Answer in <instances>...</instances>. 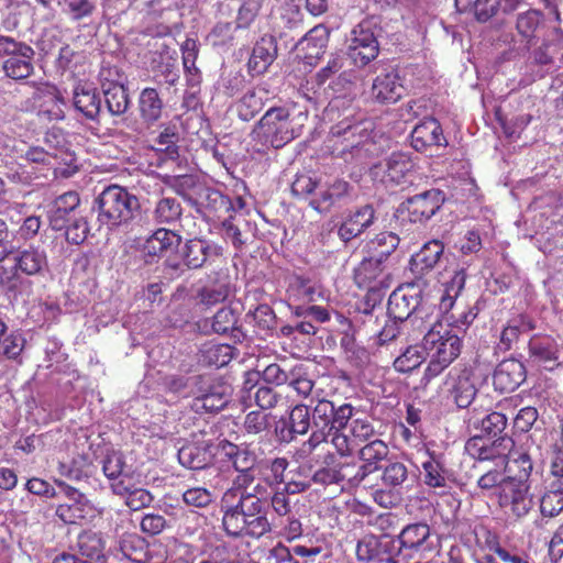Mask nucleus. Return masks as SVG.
Here are the masks:
<instances>
[{
  "label": "nucleus",
  "mask_w": 563,
  "mask_h": 563,
  "mask_svg": "<svg viewBox=\"0 0 563 563\" xmlns=\"http://www.w3.org/2000/svg\"><path fill=\"white\" fill-rule=\"evenodd\" d=\"M307 119V111L291 115L286 107H272L256 123L253 133L264 144L282 148L300 136Z\"/></svg>",
  "instance_id": "obj_1"
},
{
  "label": "nucleus",
  "mask_w": 563,
  "mask_h": 563,
  "mask_svg": "<svg viewBox=\"0 0 563 563\" xmlns=\"http://www.w3.org/2000/svg\"><path fill=\"white\" fill-rule=\"evenodd\" d=\"M140 208L136 196L119 185L106 187L95 199L93 209L97 211V221L100 225L114 230L126 224Z\"/></svg>",
  "instance_id": "obj_2"
},
{
  "label": "nucleus",
  "mask_w": 563,
  "mask_h": 563,
  "mask_svg": "<svg viewBox=\"0 0 563 563\" xmlns=\"http://www.w3.org/2000/svg\"><path fill=\"white\" fill-rule=\"evenodd\" d=\"M233 493L225 492L221 499L222 526L227 534L232 537H251L260 539L272 531L267 517L249 519L232 499Z\"/></svg>",
  "instance_id": "obj_3"
},
{
  "label": "nucleus",
  "mask_w": 563,
  "mask_h": 563,
  "mask_svg": "<svg viewBox=\"0 0 563 563\" xmlns=\"http://www.w3.org/2000/svg\"><path fill=\"white\" fill-rule=\"evenodd\" d=\"M497 500L503 512L515 520L526 518L536 506L530 484L516 477H507L501 490L497 492Z\"/></svg>",
  "instance_id": "obj_4"
},
{
  "label": "nucleus",
  "mask_w": 563,
  "mask_h": 563,
  "mask_svg": "<svg viewBox=\"0 0 563 563\" xmlns=\"http://www.w3.org/2000/svg\"><path fill=\"white\" fill-rule=\"evenodd\" d=\"M421 349L433 360L450 364L461 352V339L442 322H435L423 335Z\"/></svg>",
  "instance_id": "obj_5"
},
{
  "label": "nucleus",
  "mask_w": 563,
  "mask_h": 563,
  "mask_svg": "<svg viewBox=\"0 0 563 563\" xmlns=\"http://www.w3.org/2000/svg\"><path fill=\"white\" fill-rule=\"evenodd\" d=\"M514 446L515 442L508 435L499 437L493 441L483 435H474L466 441L464 449L473 460L493 462L497 467H506Z\"/></svg>",
  "instance_id": "obj_6"
},
{
  "label": "nucleus",
  "mask_w": 563,
  "mask_h": 563,
  "mask_svg": "<svg viewBox=\"0 0 563 563\" xmlns=\"http://www.w3.org/2000/svg\"><path fill=\"white\" fill-rule=\"evenodd\" d=\"M379 53V44L371 21H362L347 37V55L357 67H364Z\"/></svg>",
  "instance_id": "obj_7"
},
{
  "label": "nucleus",
  "mask_w": 563,
  "mask_h": 563,
  "mask_svg": "<svg viewBox=\"0 0 563 563\" xmlns=\"http://www.w3.org/2000/svg\"><path fill=\"white\" fill-rule=\"evenodd\" d=\"M420 303L419 292L413 287L397 288L389 296L387 312L389 318L405 325H415L418 320L422 324Z\"/></svg>",
  "instance_id": "obj_8"
},
{
  "label": "nucleus",
  "mask_w": 563,
  "mask_h": 563,
  "mask_svg": "<svg viewBox=\"0 0 563 563\" xmlns=\"http://www.w3.org/2000/svg\"><path fill=\"white\" fill-rule=\"evenodd\" d=\"M445 201V195L440 189H430L409 197L400 205V212H407L413 223H423L431 219Z\"/></svg>",
  "instance_id": "obj_9"
},
{
  "label": "nucleus",
  "mask_w": 563,
  "mask_h": 563,
  "mask_svg": "<svg viewBox=\"0 0 563 563\" xmlns=\"http://www.w3.org/2000/svg\"><path fill=\"white\" fill-rule=\"evenodd\" d=\"M413 168L415 163L408 154L395 152L384 162L375 164L371 168V175L385 185H399L408 178Z\"/></svg>",
  "instance_id": "obj_10"
},
{
  "label": "nucleus",
  "mask_w": 563,
  "mask_h": 563,
  "mask_svg": "<svg viewBox=\"0 0 563 563\" xmlns=\"http://www.w3.org/2000/svg\"><path fill=\"white\" fill-rule=\"evenodd\" d=\"M354 280L360 288L367 289L373 294L388 288L390 276L387 272L386 261L375 255L364 258L354 271Z\"/></svg>",
  "instance_id": "obj_11"
},
{
  "label": "nucleus",
  "mask_w": 563,
  "mask_h": 563,
  "mask_svg": "<svg viewBox=\"0 0 563 563\" xmlns=\"http://www.w3.org/2000/svg\"><path fill=\"white\" fill-rule=\"evenodd\" d=\"M331 135L334 137H343L346 144L342 148L341 155L344 156L349 152L352 157L362 158L364 152H368L373 145L368 141L366 129L362 128L360 123H353L349 117L338 122L331 128Z\"/></svg>",
  "instance_id": "obj_12"
},
{
  "label": "nucleus",
  "mask_w": 563,
  "mask_h": 563,
  "mask_svg": "<svg viewBox=\"0 0 563 563\" xmlns=\"http://www.w3.org/2000/svg\"><path fill=\"white\" fill-rule=\"evenodd\" d=\"M528 349L531 362L545 369H553L563 362V345L550 335H533Z\"/></svg>",
  "instance_id": "obj_13"
},
{
  "label": "nucleus",
  "mask_w": 563,
  "mask_h": 563,
  "mask_svg": "<svg viewBox=\"0 0 563 563\" xmlns=\"http://www.w3.org/2000/svg\"><path fill=\"white\" fill-rule=\"evenodd\" d=\"M446 144L442 128L433 118L423 120L411 132V145L417 152L432 155L433 152H437L440 147H445Z\"/></svg>",
  "instance_id": "obj_14"
},
{
  "label": "nucleus",
  "mask_w": 563,
  "mask_h": 563,
  "mask_svg": "<svg viewBox=\"0 0 563 563\" xmlns=\"http://www.w3.org/2000/svg\"><path fill=\"white\" fill-rule=\"evenodd\" d=\"M405 92L404 80L395 68L377 75L371 89L372 98L379 103L397 102Z\"/></svg>",
  "instance_id": "obj_15"
},
{
  "label": "nucleus",
  "mask_w": 563,
  "mask_h": 563,
  "mask_svg": "<svg viewBox=\"0 0 563 563\" xmlns=\"http://www.w3.org/2000/svg\"><path fill=\"white\" fill-rule=\"evenodd\" d=\"M181 236L165 228L157 229L142 245L141 254L146 264L156 263L165 253L177 249Z\"/></svg>",
  "instance_id": "obj_16"
},
{
  "label": "nucleus",
  "mask_w": 563,
  "mask_h": 563,
  "mask_svg": "<svg viewBox=\"0 0 563 563\" xmlns=\"http://www.w3.org/2000/svg\"><path fill=\"white\" fill-rule=\"evenodd\" d=\"M351 415L352 407L350 405L341 406V411L334 424H331L329 429H327L328 442L333 445L338 454L342 457L351 455L356 449L355 443L346 430L347 420L351 419Z\"/></svg>",
  "instance_id": "obj_17"
},
{
  "label": "nucleus",
  "mask_w": 563,
  "mask_h": 563,
  "mask_svg": "<svg viewBox=\"0 0 563 563\" xmlns=\"http://www.w3.org/2000/svg\"><path fill=\"white\" fill-rule=\"evenodd\" d=\"M213 445L207 440H198L183 445L178 450L179 463L190 470H202L212 463Z\"/></svg>",
  "instance_id": "obj_18"
},
{
  "label": "nucleus",
  "mask_w": 563,
  "mask_h": 563,
  "mask_svg": "<svg viewBox=\"0 0 563 563\" xmlns=\"http://www.w3.org/2000/svg\"><path fill=\"white\" fill-rule=\"evenodd\" d=\"M375 219L373 206H362L345 218L338 230V234L342 241L349 242L368 229L374 223Z\"/></svg>",
  "instance_id": "obj_19"
},
{
  "label": "nucleus",
  "mask_w": 563,
  "mask_h": 563,
  "mask_svg": "<svg viewBox=\"0 0 563 563\" xmlns=\"http://www.w3.org/2000/svg\"><path fill=\"white\" fill-rule=\"evenodd\" d=\"M277 42L273 35L262 36L253 47L249 59V71L252 75H262L277 57Z\"/></svg>",
  "instance_id": "obj_20"
},
{
  "label": "nucleus",
  "mask_w": 563,
  "mask_h": 563,
  "mask_svg": "<svg viewBox=\"0 0 563 563\" xmlns=\"http://www.w3.org/2000/svg\"><path fill=\"white\" fill-rule=\"evenodd\" d=\"M137 109L142 119L141 124L133 128L136 132H142L143 128H150L156 123L163 113V100L154 88H145L139 96Z\"/></svg>",
  "instance_id": "obj_21"
},
{
  "label": "nucleus",
  "mask_w": 563,
  "mask_h": 563,
  "mask_svg": "<svg viewBox=\"0 0 563 563\" xmlns=\"http://www.w3.org/2000/svg\"><path fill=\"white\" fill-rule=\"evenodd\" d=\"M287 296L291 302L310 303L322 297V289L316 280L309 277L291 275L288 278Z\"/></svg>",
  "instance_id": "obj_22"
},
{
  "label": "nucleus",
  "mask_w": 563,
  "mask_h": 563,
  "mask_svg": "<svg viewBox=\"0 0 563 563\" xmlns=\"http://www.w3.org/2000/svg\"><path fill=\"white\" fill-rule=\"evenodd\" d=\"M80 205V197L76 191H67L54 201L49 213V224L53 230L60 231L66 228L71 218L76 217V209Z\"/></svg>",
  "instance_id": "obj_23"
},
{
  "label": "nucleus",
  "mask_w": 563,
  "mask_h": 563,
  "mask_svg": "<svg viewBox=\"0 0 563 563\" xmlns=\"http://www.w3.org/2000/svg\"><path fill=\"white\" fill-rule=\"evenodd\" d=\"M427 460L422 462L423 483L433 489L445 492L449 486V470L445 467L442 454L427 450Z\"/></svg>",
  "instance_id": "obj_24"
},
{
  "label": "nucleus",
  "mask_w": 563,
  "mask_h": 563,
  "mask_svg": "<svg viewBox=\"0 0 563 563\" xmlns=\"http://www.w3.org/2000/svg\"><path fill=\"white\" fill-rule=\"evenodd\" d=\"M325 463L328 465L333 463L339 483H345L350 487L358 486L369 474L376 471V467L358 464L355 461L334 463V456L330 453L325 456Z\"/></svg>",
  "instance_id": "obj_25"
},
{
  "label": "nucleus",
  "mask_w": 563,
  "mask_h": 563,
  "mask_svg": "<svg viewBox=\"0 0 563 563\" xmlns=\"http://www.w3.org/2000/svg\"><path fill=\"white\" fill-rule=\"evenodd\" d=\"M213 254H217V249L202 239L188 240L180 251V257L188 269L201 268Z\"/></svg>",
  "instance_id": "obj_26"
},
{
  "label": "nucleus",
  "mask_w": 563,
  "mask_h": 563,
  "mask_svg": "<svg viewBox=\"0 0 563 563\" xmlns=\"http://www.w3.org/2000/svg\"><path fill=\"white\" fill-rule=\"evenodd\" d=\"M525 380L526 368L517 360L503 361L493 375L494 387H520Z\"/></svg>",
  "instance_id": "obj_27"
},
{
  "label": "nucleus",
  "mask_w": 563,
  "mask_h": 563,
  "mask_svg": "<svg viewBox=\"0 0 563 563\" xmlns=\"http://www.w3.org/2000/svg\"><path fill=\"white\" fill-rule=\"evenodd\" d=\"M74 106L87 119L95 120L100 113L101 99L96 89L78 85L74 90Z\"/></svg>",
  "instance_id": "obj_28"
},
{
  "label": "nucleus",
  "mask_w": 563,
  "mask_h": 563,
  "mask_svg": "<svg viewBox=\"0 0 563 563\" xmlns=\"http://www.w3.org/2000/svg\"><path fill=\"white\" fill-rule=\"evenodd\" d=\"M104 101L108 111L112 115L125 113L130 106V99L125 87L122 84L107 81L102 84Z\"/></svg>",
  "instance_id": "obj_29"
},
{
  "label": "nucleus",
  "mask_w": 563,
  "mask_h": 563,
  "mask_svg": "<svg viewBox=\"0 0 563 563\" xmlns=\"http://www.w3.org/2000/svg\"><path fill=\"white\" fill-rule=\"evenodd\" d=\"M466 278L465 267H456L452 272L450 279L443 283L444 290L440 301L441 311H448L453 308L455 300L464 289Z\"/></svg>",
  "instance_id": "obj_30"
},
{
  "label": "nucleus",
  "mask_w": 563,
  "mask_h": 563,
  "mask_svg": "<svg viewBox=\"0 0 563 563\" xmlns=\"http://www.w3.org/2000/svg\"><path fill=\"white\" fill-rule=\"evenodd\" d=\"M329 41V30L324 25L311 29L299 42L307 58H319L325 51Z\"/></svg>",
  "instance_id": "obj_31"
},
{
  "label": "nucleus",
  "mask_w": 563,
  "mask_h": 563,
  "mask_svg": "<svg viewBox=\"0 0 563 563\" xmlns=\"http://www.w3.org/2000/svg\"><path fill=\"white\" fill-rule=\"evenodd\" d=\"M16 267L26 275L42 273L47 267L45 251L38 247H29L20 252L15 257Z\"/></svg>",
  "instance_id": "obj_32"
},
{
  "label": "nucleus",
  "mask_w": 563,
  "mask_h": 563,
  "mask_svg": "<svg viewBox=\"0 0 563 563\" xmlns=\"http://www.w3.org/2000/svg\"><path fill=\"white\" fill-rule=\"evenodd\" d=\"M389 541H383L374 534H366L356 544V556L358 561L372 562L387 554Z\"/></svg>",
  "instance_id": "obj_33"
},
{
  "label": "nucleus",
  "mask_w": 563,
  "mask_h": 563,
  "mask_svg": "<svg viewBox=\"0 0 563 563\" xmlns=\"http://www.w3.org/2000/svg\"><path fill=\"white\" fill-rule=\"evenodd\" d=\"M429 537L430 527L427 523H410L400 531L399 542L406 549L426 550Z\"/></svg>",
  "instance_id": "obj_34"
},
{
  "label": "nucleus",
  "mask_w": 563,
  "mask_h": 563,
  "mask_svg": "<svg viewBox=\"0 0 563 563\" xmlns=\"http://www.w3.org/2000/svg\"><path fill=\"white\" fill-rule=\"evenodd\" d=\"M203 390L205 393L195 396L191 404V408L197 413L218 412L230 401V395L225 391H214V389Z\"/></svg>",
  "instance_id": "obj_35"
},
{
  "label": "nucleus",
  "mask_w": 563,
  "mask_h": 563,
  "mask_svg": "<svg viewBox=\"0 0 563 563\" xmlns=\"http://www.w3.org/2000/svg\"><path fill=\"white\" fill-rule=\"evenodd\" d=\"M534 327L530 320L526 317L520 316L518 318L511 319L506 327H504L499 342L497 344V350L501 352H507L511 350L512 345L518 341L520 334L522 332H527L532 330Z\"/></svg>",
  "instance_id": "obj_36"
},
{
  "label": "nucleus",
  "mask_w": 563,
  "mask_h": 563,
  "mask_svg": "<svg viewBox=\"0 0 563 563\" xmlns=\"http://www.w3.org/2000/svg\"><path fill=\"white\" fill-rule=\"evenodd\" d=\"M35 51L32 49L27 54L12 58L11 60L2 62V70L4 75L14 80H22L29 78L34 71L33 60Z\"/></svg>",
  "instance_id": "obj_37"
},
{
  "label": "nucleus",
  "mask_w": 563,
  "mask_h": 563,
  "mask_svg": "<svg viewBox=\"0 0 563 563\" xmlns=\"http://www.w3.org/2000/svg\"><path fill=\"white\" fill-rule=\"evenodd\" d=\"M181 203L175 197H162L155 203L153 219L159 224H172L181 217Z\"/></svg>",
  "instance_id": "obj_38"
},
{
  "label": "nucleus",
  "mask_w": 563,
  "mask_h": 563,
  "mask_svg": "<svg viewBox=\"0 0 563 563\" xmlns=\"http://www.w3.org/2000/svg\"><path fill=\"white\" fill-rule=\"evenodd\" d=\"M195 203L201 208L208 209L210 212L228 211L231 208L229 198L222 195L218 189L202 186L197 190Z\"/></svg>",
  "instance_id": "obj_39"
},
{
  "label": "nucleus",
  "mask_w": 563,
  "mask_h": 563,
  "mask_svg": "<svg viewBox=\"0 0 563 563\" xmlns=\"http://www.w3.org/2000/svg\"><path fill=\"white\" fill-rule=\"evenodd\" d=\"M295 555L306 559V562H314L317 559L327 560L331 556V547L325 538L308 540L305 544L292 547Z\"/></svg>",
  "instance_id": "obj_40"
},
{
  "label": "nucleus",
  "mask_w": 563,
  "mask_h": 563,
  "mask_svg": "<svg viewBox=\"0 0 563 563\" xmlns=\"http://www.w3.org/2000/svg\"><path fill=\"white\" fill-rule=\"evenodd\" d=\"M265 95L266 91L263 88L246 91L238 106L239 117L244 121L253 119L263 109Z\"/></svg>",
  "instance_id": "obj_41"
},
{
  "label": "nucleus",
  "mask_w": 563,
  "mask_h": 563,
  "mask_svg": "<svg viewBox=\"0 0 563 563\" xmlns=\"http://www.w3.org/2000/svg\"><path fill=\"white\" fill-rule=\"evenodd\" d=\"M77 547L81 556L86 560H100L103 558L104 541L101 536L95 531H84L78 536Z\"/></svg>",
  "instance_id": "obj_42"
},
{
  "label": "nucleus",
  "mask_w": 563,
  "mask_h": 563,
  "mask_svg": "<svg viewBox=\"0 0 563 563\" xmlns=\"http://www.w3.org/2000/svg\"><path fill=\"white\" fill-rule=\"evenodd\" d=\"M276 25L282 30H301L303 27V13L300 5L294 1H287L279 8Z\"/></svg>",
  "instance_id": "obj_43"
},
{
  "label": "nucleus",
  "mask_w": 563,
  "mask_h": 563,
  "mask_svg": "<svg viewBox=\"0 0 563 563\" xmlns=\"http://www.w3.org/2000/svg\"><path fill=\"white\" fill-rule=\"evenodd\" d=\"M310 427L309 407L306 405H297L289 415L288 437L282 435V441L290 442L295 434L307 433Z\"/></svg>",
  "instance_id": "obj_44"
},
{
  "label": "nucleus",
  "mask_w": 563,
  "mask_h": 563,
  "mask_svg": "<svg viewBox=\"0 0 563 563\" xmlns=\"http://www.w3.org/2000/svg\"><path fill=\"white\" fill-rule=\"evenodd\" d=\"M7 324L0 319V356L15 360L24 347V339L20 334L8 333Z\"/></svg>",
  "instance_id": "obj_45"
},
{
  "label": "nucleus",
  "mask_w": 563,
  "mask_h": 563,
  "mask_svg": "<svg viewBox=\"0 0 563 563\" xmlns=\"http://www.w3.org/2000/svg\"><path fill=\"white\" fill-rule=\"evenodd\" d=\"M542 22V12L539 10L530 9L518 14L516 29L523 38L531 41L536 36V32Z\"/></svg>",
  "instance_id": "obj_46"
},
{
  "label": "nucleus",
  "mask_w": 563,
  "mask_h": 563,
  "mask_svg": "<svg viewBox=\"0 0 563 563\" xmlns=\"http://www.w3.org/2000/svg\"><path fill=\"white\" fill-rule=\"evenodd\" d=\"M476 545L481 550L494 552L497 556L506 549L500 545L499 536L484 525H476L472 530Z\"/></svg>",
  "instance_id": "obj_47"
},
{
  "label": "nucleus",
  "mask_w": 563,
  "mask_h": 563,
  "mask_svg": "<svg viewBox=\"0 0 563 563\" xmlns=\"http://www.w3.org/2000/svg\"><path fill=\"white\" fill-rule=\"evenodd\" d=\"M399 238L393 232H383L372 240L367 247L373 255L387 261L389 255L397 249Z\"/></svg>",
  "instance_id": "obj_48"
},
{
  "label": "nucleus",
  "mask_w": 563,
  "mask_h": 563,
  "mask_svg": "<svg viewBox=\"0 0 563 563\" xmlns=\"http://www.w3.org/2000/svg\"><path fill=\"white\" fill-rule=\"evenodd\" d=\"M388 446L380 439L374 438L360 449V459L364 462L363 465L376 467V464L386 459L388 455Z\"/></svg>",
  "instance_id": "obj_49"
},
{
  "label": "nucleus",
  "mask_w": 563,
  "mask_h": 563,
  "mask_svg": "<svg viewBox=\"0 0 563 563\" xmlns=\"http://www.w3.org/2000/svg\"><path fill=\"white\" fill-rule=\"evenodd\" d=\"M443 251L442 242L437 240L430 241L416 254L415 262L420 264L422 269H431L440 261Z\"/></svg>",
  "instance_id": "obj_50"
},
{
  "label": "nucleus",
  "mask_w": 563,
  "mask_h": 563,
  "mask_svg": "<svg viewBox=\"0 0 563 563\" xmlns=\"http://www.w3.org/2000/svg\"><path fill=\"white\" fill-rule=\"evenodd\" d=\"M426 356L427 354L421 349V345L409 346L401 355L395 360L394 366L398 372H411L412 369L420 366Z\"/></svg>",
  "instance_id": "obj_51"
},
{
  "label": "nucleus",
  "mask_w": 563,
  "mask_h": 563,
  "mask_svg": "<svg viewBox=\"0 0 563 563\" xmlns=\"http://www.w3.org/2000/svg\"><path fill=\"white\" fill-rule=\"evenodd\" d=\"M233 493L232 499L235 500L236 506L240 510L244 512V515L249 519H253L255 517H267L264 512L267 507V504L260 500L257 497L254 498L246 494H242L241 496L236 495V490H229Z\"/></svg>",
  "instance_id": "obj_52"
},
{
  "label": "nucleus",
  "mask_w": 563,
  "mask_h": 563,
  "mask_svg": "<svg viewBox=\"0 0 563 563\" xmlns=\"http://www.w3.org/2000/svg\"><path fill=\"white\" fill-rule=\"evenodd\" d=\"M55 515L66 525H76L86 516V506L82 500H73L59 504Z\"/></svg>",
  "instance_id": "obj_53"
},
{
  "label": "nucleus",
  "mask_w": 563,
  "mask_h": 563,
  "mask_svg": "<svg viewBox=\"0 0 563 563\" xmlns=\"http://www.w3.org/2000/svg\"><path fill=\"white\" fill-rule=\"evenodd\" d=\"M563 510V486L550 489L540 499V511L544 517L558 516Z\"/></svg>",
  "instance_id": "obj_54"
},
{
  "label": "nucleus",
  "mask_w": 563,
  "mask_h": 563,
  "mask_svg": "<svg viewBox=\"0 0 563 563\" xmlns=\"http://www.w3.org/2000/svg\"><path fill=\"white\" fill-rule=\"evenodd\" d=\"M443 318L446 322V327H453L455 329H463L468 327L473 320L476 318V312L468 307H459L454 302L452 309L448 311H442Z\"/></svg>",
  "instance_id": "obj_55"
},
{
  "label": "nucleus",
  "mask_w": 563,
  "mask_h": 563,
  "mask_svg": "<svg viewBox=\"0 0 563 563\" xmlns=\"http://www.w3.org/2000/svg\"><path fill=\"white\" fill-rule=\"evenodd\" d=\"M346 430L349 431L356 448L363 442H368L376 438L375 430L366 419L347 420Z\"/></svg>",
  "instance_id": "obj_56"
},
{
  "label": "nucleus",
  "mask_w": 563,
  "mask_h": 563,
  "mask_svg": "<svg viewBox=\"0 0 563 563\" xmlns=\"http://www.w3.org/2000/svg\"><path fill=\"white\" fill-rule=\"evenodd\" d=\"M340 411L341 407L335 410L332 401L327 399H319L312 412L313 422L316 424L322 423V428L327 430L331 424H334V421L339 417Z\"/></svg>",
  "instance_id": "obj_57"
},
{
  "label": "nucleus",
  "mask_w": 563,
  "mask_h": 563,
  "mask_svg": "<svg viewBox=\"0 0 563 563\" xmlns=\"http://www.w3.org/2000/svg\"><path fill=\"white\" fill-rule=\"evenodd\" d=\"M33 48L24 43L16 41L8 35H0V59L2 62L11 60L20 55L27 54Z\"/></svg>",
  "instance_id": "obj_58"
},
{
  "label": "nucleus",
  "mask_w": 563,
  "mask_h": 563,
  "mask_svg": "<svg viewBox=\"0 0 563 563\" xmlns=\"http://www.w3.org/2000/svg\"><path fill=\"white\" fill-rule=\"evenodd\" d=\"M65 230V236L67 242L71 244H81L88 236L89 233V227L88 221L85 217H74L71 220L66 223Z\"/></svg>",
  "instance_id": "obj_59"
},
{
  "label": "nucleus",
  "mask_w": 563,
  "mask_h": 563,
  "mask_svg": "<svg viewBox=\"0 0 563 563\" xmlns=\"http://www.w3.org/2000/svg\"><path fill=\"white\" fill-rule=\"evenodd\" d=\"M125 459L121 452L111 451L102 461V472L110 481H115L123 474Z\"/></svg>",
  "instance_id": "obj_60"
},
{
  "label": "nucleus",
  "mask_w": 563,
  "mask_h": 563,
  "mask_svg": "<svg viewBox=\"0 0 563 563\" xmlns=\"http://www.w3.org/2000/svg\"><path fill=\"white\" fill-rule=\"evenodd\" d=\"M408 478V470L404 463H389L383 472L382 481L385 486L399 487Z\"/></svg>",
  "instance_id": "obj_61"
},
{
  "label": "nucleus",
  "mask_w": 563,
  "mask_h": 563,
  "mask_svg": "<svg viewBox=\"0 0 563 563\" xmlns=\"http://www.w3.org/2000/svg\"><path fill=\"white\" fill-rule=\"evenodd\" d=\"M229 296V287L224 284H211L201 288L198 294L199 301L206 306H213L224 301Z\"/></svg>",
  "instance_id": "obj_62"
},
{
  "label": "nucleus",
  "mask_w": 563,
  "mask_h": 563,
  "mask_svg": "<svg viewBox=\"0 0 563 563\" xmlns=\"http://www.w3.org/2000/svg\"><path fill=\"white\" fill-rule=\"evenodd\" d=\"M267 506L271 507L272 512L278 520H282L284 517L292 514L289 494L284 489L274 492L267 503Z\"/></svg>",
  "instance_id": "obj_63"
},
{
  "label": "nucleus",
  "mask_w": 563,
  "mask_h": 563,
  "mask_svg": "<svg viewBox=\"0 0 563 563\" xmlns=\"http://www.w3.org/2000/svg\"><path fill=\"white\" fill-rule=\"evenodd\" d=\"M507 427V418L504 413L494 411L482 420V431L490 438L503 437L501 433Z\"/></svg>",
  "instance_id": "obj_64"
}]
</instances>
